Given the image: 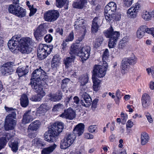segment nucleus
Here are the masks:
<instances>
[{
	"label": "nucleus",
	"instance_id": "50",
	"mask_svg": "<svg viewBox=\"0 0 154 154\" xmlns=\"http://www.w3.org/2000/svg\"><path fill=\"white\" fill-rule=\"evenodd\" d=\"M74 37V33L73 32H72L65 39L66 41V42L72 41L73 40Z\"/></svg>",
	"mask_w": 154,
	"mask_h": 154
},
{
	"label": "nucleus",
	"instance_id": "42",
	"mask_svg": "<svg viewBox=\"0 0 154 154\" xmlns=\"http://www.w3.org/2000/svg\"><path fill=\"white\" fill-rule=\"evenodd\" d=\"M71 145L67 140L64 138L61 142L60 147L62 149H65L68 148Z\"/></svg>",
	"mask_w": 154,
	"mask_h": 154
},
{
	"label": "nucleus",
	"instance_id": "62",
	"mask_svg": "<svg viewBox=\"0 0 154 154\" xmlns=\"http://www.w3.org/2000/svg\"><path fill=\"white\" fill-rule=\"evenodd\" d=\"M146 117L149 123H151L152 122V119L149 113H147L146 115Z\"/></svg>",
	"mask_w": 154,
	"mask_h": 154
},
{
	"label": "nucleus",
	"instance_id": "53",
	"mask_svg": "<svg viewBox=\"0 0 154 154\" xmlns=\"http://www.w3.org/2000/svg\"><path fill=\"white\" fill-rule=\"evenodd\" d=\"M146 70L148 74L151 73L152 77L154 78V66H152L151 68H147Z\"/></svg>",
	"mask_w": 154,
	"mask_h": 154
},
{
	"label": "nucleus",
	"instance_id": "24",
	"mask_svg": "<svg viewBox=\"0 0 154 154\" xmlns=\"http://www.w3.org/2000/svg\"><path fill=\"white\" fill-rule=\"evenodd\" d=\"M29 68L28 66L22 68L18 67L17 69L16 72L17 73L19 77L26 75L29 72Z\"/></svg>",
	"mask_w": 154,
	"mask_h": 154
},
{
	"label": "nucleus",
	"instance_id": "11",
	"mask_svg": "<svg viewBox=\"0 0 154 154\" xmlns=\"http://www.w3.org/2000/svg\"><path fill=\"white\" fill-rule=\"evenodd\" d=\"M59 16V13L58 11L54 10L49 11L44 14L45 20L49 22L55 21Z\"/></svg>",
	"mask_w": 154,
	"mask_h": 154
},
{
	"label": "nucleus",
	"instance_id": "54",
	"mask_svg": "<svg viewBox=\"0 0 154 154\" xmlns=\"http://www.w3.org/2000/svg\"><path fill=\"white\" fill-rule=\"evenodd\" d=\"M45 42H47L50 43L53 39V37L50 34L47 35L44 38Z\"/></svg>",
	"mask_w": 154,
	"mask_h": 154
},
{
	"label": "nucleus",
	"instance_id": "16",
	"mask_svg": "<svg viewBox=\"0 0 154 154\" xmlns=\"http://www.w3.org/2000/svg\"><path fill=\"white\" fill-rule=\"evenodd\" d=\"M47 31L43 26L40 25L36 30L34 32V36L37 40L43 37L46 33Z\"/></svg>",
	"mask_w": 154,
	"mask_h": 154
},
{
	"label": "nucleus",
	"instance_id": "39",
	"mask_svg": "<svg viewBox=\"0 0 154 154\" xmlns=\"http://www.w3.org/2000/svg\"><path fill=\"white\" fill-rule=\"evenodd\" d=\"M103 40V38L101 36H100L98 38H96L93 43L94 47L97 48L99 47L100 45Z\"/></svg>",
	"mask_w": 154,
	"mask_h": 154
},
{
	"label": "nucleus",
	"instance_id": "19",
	"mask_svg": "<svg viewBox=\"0 0 154 154\" xmlns=\"http://www.w3.org/2000/svg\"><path fill=\"white\" fill-rule=\"evenodd\" d=\"M141 102L143 108L146 109H148L151 103L150 97L148 94L144 93L142 95Z\"/></svg>",
	"mask_w": 154,
	"mask_h": 154
},
{
	"label": "nucleus",
	"instance_id": "29",
	"mask_svg": "<svg viewBox=\"0 0 154 154\" xmlns=\"http://www.w3.org/2000/svg\"><path fill=\"white\" fill-rule=\"evenodd\" d=\"M146 26L143 25L140 26L138 29L137 32V37L138 38H142L146 33Z\"/></svg>",
	"mask_w": 154,
	"mask_h": 154
},
{
	"label": "nucleus",
	"instance_id": "10",
	"mask_svg": "<svg viewBox=\"0 0 154 154\" xmlns=\"http://www.w3.org/2000/svg\"><path fill=\"white\" fill-rule=\"evenodd\" d=\"M52 47L41 44L39 45L37 49V56L41 60L45 58L51 52Z\"/></svg>",
	"mask_w": 154,
	"mask_h": 154
},
{
	"label": "nucleus",
	"instance_id": "60",
	"mask_svg": "<svg viewBox=\"0 0 154 154\" xmlns=\"http://www.w3.org/2000/svg\"><path fill=\"white\" fill-rule=\"evenodd\" d=\"M30 10V13L29 14L30 16H32L36 12V9L34 8L33 7L29 9Z\"/></svg>",
	"mask_w": 154,
	"mask_h": 154
},
{
	"label": "nucleus",
	"instance_id": "25",
	"mask_svg": "<svg viewBox=\"0 0 154 154\" xmlns=\"http://www.w3.org/2000/svg\"><path fill=\"white\" fill-rule=\"evenodd\" d=\"M98 17H95L93 20L91 27V31L92 33H95L97 32L99 27Z\"/></svg>",
	"mask_w": 154,
	"mask_h": 154
},
{
	"label": "nucleus",
	"instance_id": "40",
	"mask_svg": "<svg viewBox=\"0 0 154 154\" xmlns=\"http://www.w3.org/2000/svg\"><path fill=\"white\" fill-rule=\"evenodd\" d=\"M26 14L25 10L20 7V8L16 14V16L19 17H24Z\"/></svg>",
	"mask_w": 154,
	"mask_h": 154
},
{
	"label": "nucleus",
	"instance_id": "56",
	"mask_svg": "<svg viewBox=\"0 0 154 154\" xmlns=\"http://www.w3.org/2000/svg\"><path fill=\"white\" fill-rule=\"evenodd\" d=\"M60 59V57L59 56L56 55L54 56L53 58L52 59V61L59 63Z\"/></svg>",
	"mask_w": 154,
	"mask_h": 154
},
{
	"label": "nucleus",
	"instance_id": "13",
	"mask_svg": "<svg viewBox=\"0 0 154 154\" xmlns=\"http://www.w3.org/2000/svg\"><path fill=\"white\" fill-rule=\"evenodd\" d=\"M91 48L89 46H85L82 48L79 53V56L81 58L82 61H85L89 57Z\"/></svg>",
	"mask_w": 154,
	"mask_h": 154
},
{
	"label": "nucleus",
	"instance_id": "43",
	"mask_svg": "<svg viewBox=\"0 0 154 154\" xmlns=\"http://www.w3.org/2000/svg\"><path fill=\"white\" fill-rule=\"evenodd\" d=\"M7 142L6 137H3L0 138V150L3 148Z\"/></svg>",
	"mask_w": 154,
	"mask_h": 154
},
{
	"label": "nucleus",
	"instance_id": "63",
	"mask_svg": "<svg viewBox=\"0 0 154 154\" xmlns=\"http://www.w3.org/2000/svg\"><path fill=\"white\" fill-rule=\"evenodd\" d=\"M98 101V99L96 98L93 100L92 105V108H94V109H95L96 108Z\"/></svg>",
	"mask_w": 154,
	"mask_h": 154
},
{
	"label": "nucleus",
	"instance_id": "38",
	"mask_svg": "<svg viewBox=\"0 0 154 154\" xmlns=\"http://www.w3.org/2000/svg\"><path fill=\"white\" fill-rule=\"evenodd\" d=\"M9 146L11 147V150L14 152H16L18 150V145L17 142H9Z\"/></svg>",
	"mask_w": 154,
	"mask_h": 154
},
{
	"label": "nucleus",
	"instance_id": "5",
	"mask_svg": "<svg viewBox=\"0 0 154 154\" xmlns=\"http://www.w3.org/2000/svg\"><path fill=\"white\" fill-rule=\"evenodd\" d=\"M117 9L116 5L114 2H111L106 5V21L112 23L115 21H119L121 18V15L116 14Z\"/></svg>",
	"mask_w": 154,
	"mask_h": 154
},
{
	"label": "nucleus",
	"instance_id": "61",
	"mask_svg": "<svg viewBox=\"0 0 154 154\" xmlns=\"http://www.w3.org/2000/svg\"><path fill=\"white\" fill-rule=\"evenodd\" d=\"M133 125V123L131 120H128L126 125V127L128 128H131Z\"/></svg>",
	"mask_w": 154,
	"mask_h": 154
},
{
	"label": "nucleus",
	"instance_id": "34",
	"mask_svg": "<svg viewBox=\"0 0 154 154\" xmlns=\"http://www.w3.org/2000/svg\"><path fill=\"white\" fill-rule=\"evenodd\" d=\"M20 104L23 107H26L29 104V100L27 96L25 94L22 95L20 98Z\"/></svg>",
	"mask_w": 154,
	"mask_h": 154
},
{
	"label": "nucleus",
	"instance_id": "35",
	"mask_svg": "<svg viewBox=\"0 0 154 154\" xmlns=\"http://www.w3.org/2000/svg\"><path fill=\"white\" fill-rule=\"evenodd\" d=\"M88 80V77L87 74H84L81 76L79 79V82L81 85L83 86L87 83Z\"/></svg>",
	"mask_w": 154,
	"mask_h": 154
},
{
	"label": "nucleus",
	"instance_id": "17",
	"mask_svg": "<svg viewBox=\"0 0 154 154\" xmlns=\"http://www.w3.org/2000/svg\"><path fill=\"white\" fill-rule=\"evenodd\" d=\"M75 112L71 108H69L64 110V112L60 115L63 118L72 120L75 117Z\"/></svg>",
	"mask_w": 154,
	"mask_h": 154
},
{
	"label": "nucleus",
	"instance_id": "31",
	"mask_svg": "<svg viewBox=\"0 0 154 154\" xmlns=\"http://www.w3.org/2000/svg\"><path fill=\"white\" fill-rule=\"evenodd\" d=\"M71 57H68L64 60V63L66 68H67L72 64L75 58V56L74 55L71 56Z\"/></svg>",
	"mask_w": 154,
	"mask_h": 154
},
{
	"label": "nucleus",
	"instance_id": "4",
	"mask_svg": "<svg viewBox=\"0 0 154 154\" xmlns=\"http://www.w3.org/2000/svg\"><path fill=\"white\" fill-rule=\"evenodd\" d=\"M5 108L7 111L10 113L6 116L5 120V128L6 131L13 129L15 127L16 121L13 119H15L16 117V109H13L11 107L5 106Z\"/></svg>",
	"mask_w": 154,
	"mask_h": 154
},
{
	"label": "nucleus",
	"instance_id": "55",
	"mask_svg": "<svg viewBox=\"0 0 154 154\" xmlns=\"http://www.w3.org/2000/svg\"><path fill=\"white\" fill-rule=\"evenodd\" d=\"M109 126L111 131H113L114 130L115 128V122H112L110 124L109 123L106 124V128H108Z\"/></svg>",
	"mask_w": 154,
	"mask_h": 154
},
{
	"label": "nucleus",
	"instance_id": "26",
	"mask_svg": "<svg viewBox=\"0 0 154 154\" xmlns=\"http://www.w3.org/2000/svg\"><path fill=\"white\" fill-rule=\"evenodd\" d=\"M57 145L54 144L48 147L42 149L41 151L42 154H50L56 148Z\"/></svg>",
	"mask_w": 154,
	"mask_h": 154
},
{
	"label": "nucleus",
	"instance_id": "20",
	"mask_svg": "<svg viewBox=\"0 0 154 154\" xmlns=\"http://www.w3.org/2000/svg\"><path fill=\"white\" fill-rule=\"evenodd\" d=\"M34 112H31L30 110L26 111L24 114L22 119V123L24 124L28 123L33 119L32 113Z\"/></svg>",
	"mask_w": 154,
	"mask_h": 154
},
{
	"label": "nucleus",
	"instance_id": "12",
	"mask_svg": "<svg viewBox=\"0 0 154 154\" xmlns=\"http://www.w3.org/2000/svg\"><path fill=\"white\" fill-rule=\"evenodd\" d=\"M140 4L137 3L130 8L127 11V14L128 17L131 19L136 18L137 14L140 9Z\"/></svg>",
	"mask_w": 154,
	"mask_h": 154
},
{
	"label": "nucleus",
	"instance_id": "52",
	"mask_svg": "<svg viewBox=\"0 0 154 154\" xmlns=\"http://www.w3.org/2000/svg\"><path fill=\"white\" fill-rule=\"evenodd\" d=\"M72 100V96H69L68 97H67L65 98L64 102L66 105L67 106L70 103H72L71 100Z\"/></svg>",
	"mask_w": 154,
	"mask_h": 154
},
{
	"label": "nucleus",
	"instance_id": "1",
	"mask_svg": "<svg viewBox=\"0 0 154 154\" xmlns=\"http://www.w3.org/2000/svg\"><path fill=\"white\" fill-rule=\"evenodd\" d=\"M32 43V39L28 37L20 38L17 35L14 36L8 41V45L9 49L12 52H14L16 49L15 47H19L20 51L22 53L28 54L31 51L30 45Z\"/></svg>",
	"mask_w": 154,
	"mask_h": 154
},
{
	"label": "nucleus",
	"instance_id": "48",
	"mask_svg": "<svg viewBox=\"0 0 154 154\" xmlns=\"http://www.w3.org/2000/svg\"><path fill=\"white\" fill-rule=\"evenodd\" d=\"M112 154H127L125 149L122 150L120 149H115Z\"/></svg>",
	"mask_w": 154,
	"mask_h": 154
},
{
	"label": "nucleus",
	"instance_id": "3",
	"mask_svg": "<svg viewBox=\"0 0 154 154\" xmlns=\"http://www.w3.org/2000/svg\"><path fill=\"white\" fill-rule=\"evenodd\" d=\"M64 128V124L61 122H56L51 126L49 130L45 132L44 137L45 140L48 142H54L61 132Z\"/></svg>",
	"mask_w": 154,
	"mask_h": 154
},
{
	"label": "nucleus",
	"instance_id": "23",
	"mask_svg": "<svg viewBox=\"0 0 154 154\" xmlns=\"http://www.w3.org/2000/svg\"><path fill=\"white\" fill-rule=\"evenodd\" d=\"M41 122L39 121L36 120L32 122L29 126L28 131H36L40 127Z\"/></svg>",
	"mask_w": 154,
	"mask_h": 154
},
{
	"label": "nucleus",
	"instance_id": "33",
	"mask_svg": "<svg viewBox=\"0 0 154 154\" xmlns=\"http://www.w3.org/2000/svg\"><path fill=\"white\" fill-rule=\"evenodd\" d=\"M86 2L87 0H78L77 2L73 4V6L74 8L82 9Z\"/></svg>",
	"mask_w": 154,
	"mask_h": 154
},
{
	"label": "nucleus",
	"instance_id": "59",
	"mask_svg": "<svg viewBox=\"0 0 154 154\" xmlns=\"http://www.w3.org/2000/svg\"><path fill=\"white\" fill-rule=\"evenodd\" d=\"M56 32L58 33L59 34L61 35H63V30L62 27H58L57 28Z\"/></svg>",
	"mask_w": 154,
	"mask_h": 154
},
{
	"label": "nucleus",
	"instance_id": "7",
	"mask_svg": "<svg viewBox=\"0 0 154 154\" xmlns=\"http://www.w3.org/2000/svg\"><path fill=\"white\" fill-rule=\"evenodd\" d=\"M120 36L119 32L114 31V29L111 26L106 30V38H109L108 46L110 48L114 47Z\"/></svg>",
	"mask_w": 154,
	"mask_h": 154
},
{
	"label": "nucleus",
	"instance_id": "41",
	"mask_svg": "<svg viewBox=\"0 0 154 154\" xmlns=\"http://www.w3.org/2000/svg\"><path fill=\"white\" fill-rule=\"evenodd\" d=\"M32 143H34V145L37 147L39 148L40 146H44L43 143L41 140L38 138H35L33 140Z\"/></svg>",
	"mask_w": 154,
	"mask_h": 154
},
{
	"label": "nucleus",
	"instance_id": "49",
	"mask_svg": "<svg viewBox=\"0 0 154 154\" xmlns=\"http://www.w3.org/2000/svg\"><path fill=\"white\" fill-rule=\"evenodd\" d=\"M146 27L145 32L148 34H151L154 37V28H147V26H145Z\"/></svg>",
	"mask_w": 154,
	"mask_h": 154
},
{
	"label": "nucleus",
	"instance_id": "36",
	"mask_svg": "<svg viewBox=\"0 0 154 154\" xmlns=\"http://www.w3.org/2000/svg\"><path fill=\"white\" fill-rule=\"evenodd\" d=\"M142 18L146 21L150 20L152 18V14L150 12L146 11L143 12L142 15Z\"/></svg>",
	"mask_w": 154,
	"mask_h": 154
},
{
	"label": "nucleus",
	"instance_id": "47",
	"mask_svg": "<svg viewBox=\"0 0 154 154\" xmlns=\"http://www.w3.org/2000/svg\"><path fill=\"white\" fill-rule=\"evenodd\" d=\"M63 107V105L59 103L54 105L53 108L52 110L54 111H58L59 109H62Z\"/></svg>",
	"mask_w": 154,
	"mask_h": 154
},
{
	"label": "nucleus",
	"instance_id": "2",
	"mask_svg": "<svg viewBox=\"0 0 154 154\" xmlns=\"http://www.w3.org/2000/svg\"><path fill=\"white\" fill-rule=\"evenodd\" d=\"M106 50L104 51L102 55L103 65L95 64L94 67L92 79L93 82V88L94 91H97L100 88V81L97 78H102L106 74Z\"/></svg>",
	"mask_w": 154,
	"mask_h": 154
},
{
	"label": "nucleus",
	"instance_id": "46",
	"mask_svg": "<svg viewBox=\"0 0 154 154\" xmlns=\"http://www.w3.org/2000/svg\"><path fill=\"white\" fill-rule=\"evenodd\" d=\"M66 0H56V5L59 8H61L65 4Z\"/></svg>",
	"mask_w": 154,
	"mask_h": 154
},
{
	"label": "nucleus",
	"instance_id": "18",
	"mask_svg": "<svg viewBox=\"0 0 154 154\" xmlns=\"http://www.w3.org/2000/svg\"><path fill=\"white\" fill-rule=\"evenodd\" d=\"M81 96L83 98L84 101L81 100L82 105L85 107H88L91 104V99L90 96L86 93H81Z\"/></svg>",
	"mask_w": 154,
	"mask_h": 154
},
{
	"label": "nucleus",
	"instance_id": "22",
	"mask_svg": "<svg viewBox=\"0 0 154 154\" xmlns=\"http://www.w3.org/2000/svg\"><path fill=\"white\" fill-rule=\"evenodd\" d=\"M85 125L83 123H80L76 126L74 129L73 132L75 136H80L81 135L84 131Z\"/></svg>",
	"mask_w": 154,
	"mask_h": 154
},
{
	"label": "nucleus",
	"instance_id": "58",
	"mask_svg": "<svg viewBox=\"0 0 154 154\" xmlns=\"http://www.w3.org/2000/svg\"><path fill=\"white\" fill-rule=\"evenodd\" d=\"M59 63L54 62L51 61V66L52 69H55L59 66Z\"/></svg>",
	"mask_w": 154,
	"mask_h": 154
},
{
	"label": "nucleus",
	"instance_id": "6",
	"mask_svg": "<svg viewBox=\"0 0 154 154\" xmlns=\"http://www.w3.org/2000/svg\"><path fill=\"white\" fill-rule=\"evenodd\" d=\"M30 85L32 88L35 90V91L37 94L32 96L30 100L33 101H39L41 100L42 97L45 94V93L44 91L42 86L41 85L38 84L37 82L32 81L29 84Z\"/></svg>",
	"mask_w": 154,
	"mask_h": 154
},
{
	"label": "nucleus",
	"instance_id": "51",
	"mask_svg": "<svg viewBox=\"0 0 154 154\" xmlns=\"http://www.w3.org/2000/svg\"><path fill=\"white\" fill-rule=\"evenodd\" d=\"M133 0H123L124 5L125 7H129L132 4Z\"/></svg>",
	"mask_w": 154,
	"mask_h": 154
},
{
	"label": "nucleus",
	"instance_id": "14",
	"mask_svg": "<svg viewBox=\"0 0 154 154\" xmlns=\"http://www.w3.org/2000/svg\"><path fill=\"white\" fill-rule=\"evenodd\" d=\"M14 63L13 62H9L4 64L1 70L2 74L3 75H7L8 74H11L14 71L12 67Z\"/></svg>",
	"mask_w": 154,
	"mask_h": 154
},
{
	"label": "nucleus",
	"instance_id": "64",
	"mask_svg": "<svg viewBox=\"0 0 154 154\" xmlns=\"http://www.w3.org/2000/svg\"><path fill=\"white\" fill-rule=\"evenodd\" d=\"M122 92L120 91L119 89H118L116 93V97L121 98L122 96Z\"/></svg>",
	"mask_w": 154,
	"mask_h": 154
},
{
	"label": "nucleus",
	"instance_id": "45",
	"mask_svg": "<svg viewBox=\"0 0 154 154\" xmlns=\"http://www.w3.org/2000/svg\"><path fill=\"white\" fill-rule=\"evenodd\" d=\"M121 117L122 119V123L125 124L128 118V115L126 114H125L123 112H122L121 114Z\"/></svg>",
	"mask_w": 154,
	"mask_h": 154
},
{
	"label": "nucleus",
	"instance_id": "37",
	"mask_svg": "<svg viewBox=\"0 0 154 154\" xmlns=\"http://www.w3.org/2000/svg\"><path fill=\"white\" fill-rule=\"evenodd\" d=\"M75 138L76 136L73 134H69L66 137L64 138L71 145L73 143Z\"/></svg>",
	"mask_w": 154,
	"mask_h": 154
},
{
	"label": "nucleus",
	"instance_id": "8",
	"mask_svg": "<svg viewBox=\"0 0 154 154\" xmlns=\"http://www.w3.org/2000/svg\"><path fill=\"white\" fill-rule=\"evenodd\" d=\"M137 61V59L135 56L124 59L122 60L121 65V73L123 74L127 73L130 68V65H134Z\"/></svg>",
	"mask_w": 154,
	"mask_h": 154
},
{
	"label": "nucleus",
	"instance_id": "21",
	"mask_svg": "<svg viewBox=\"0 0 154 154\" xmlns=\"http://www.w3.org/2000/svg\"><path fill=\"white\" fill-rule=\"evenodd\" d=\"M19 1H13V4L9 5L8 8V11L9 13L16 15V13L20 8Z\"/></svg>",
	"mask_w": 154,
	"mask_h": 154
},
{
	"label": "nucleus",
	"instance_id": "28",
	"mask_svg": "<svg viewBox=\"0 0 154 154\" xmlns=\"http://www.w3.org/2000/svg\"><path fill=\"white\" fill-rule=\"evenodd\" d=\"M80 52L79 46L76 44H73L71 47L69 53L71 56L74 55L75 56V55L77 54L79 55Z\"/></svg>",
	"mask_w": 154,
	"mask_h": 154
},
{
	"label": "nucleus",
	"instance_id": "27",
	"mask_svg": "<svg viewBox=\"0 0 154 154\" xmlns=\"http://www.w3.org/2000/svg\"><path fill=\"white\" fill-rule=\"evenodd\" d=\"M149 134L146 132L142 133L141 137V144L142 145H146L149 141Z\"/></svg>",
	"mask_w": 154,
	"mask_h": 154
},
{
	"label": "nucleus",
	"instance_id": "9",
	"mask_svg": "<svg viewBox=\"0 0 154 154\" xmlns=\"http://www.w3.org/2000/svg\"><path fill=\"white\" fill-rule=\"evenodd\" d=\"M47 79L48 76L46 75L45 72L40 67L34 70L32 73L31 82L33 81L37 82H36L41 81L45 82Z\"/></svg>",
	"mask_w": 154,
	"mask_h": 154
},
{
	"label": "nucleus",
	"instance_id": "32",
	"mask_svg": "<svg viewBox=\"0 0 154 154\" xmlns=\"http://www.w3.org/2000/svg\"><path fill=\"white\" fill-rule=\"evenodd\" d=\"M48 109V107L45 104H42L37 109V112L38 114H41L44 115Z\"/></svg>",
	"mask_w": 154,
	"mask_h": 154
},
{
	"label": "nucleus",
	"instance_id": "44",
	"mask_svg": "<svg viewBox=\"0 0 154 154\" xmlns=\"http://www.w3.org/2000/svg\"><path fill=\"white\" fill-rule=\"evenodd\" d=\"M79 101L80 100L79 98L77 96H75L73 98V100L72 101V103H71V104L72 105H73L75 108H76L79 104Z\"/></svg>",
	"mask_w": 154,
	"mask_h": 154
},
{
	"label": "nucleus",
	"instance_id": "30",
	"mask_svg": "<svg viewBox=\"0 0 154 154\" xmlns=\"http://www.w3.org/2000/svg\"><path fill=\"white\" fill-rule=\"evenodd\" d=\"M63 94L61 91H59L57 94L52 95L50 100L53 101H58L60 100L62 97Z\"/></svg>",
	"mask_w": 154,
	"mask_h": 154
},
{
	"label": "nucleus",
	"instance_id": "57",
	"mask_svg": "<svg viewBox=\"0 0 154 154\" xmlns=\"http://www.w3.org/2000/svg\"><path fill=\"white\" fill-rule=\"evenodd\" d=\"M96 128V127L95 125H92L89 127L88 130L90 132L93 133L95 132Z\"/></svg>",
	"mask_w": 154,
	"mask_h": 154
},
{
	"label": "nucleus",
	"instance_id": "15",
	"mask_svg": "<svg viewBox=\"0 0 154 154\" xmlns=\"http://www.w3.org/2000/svg\"><path fill=\"white\" fill-rule=\"evenodd\" d=\"M85 21L81 17H79L76 19L74 24L75 28L80 29L82 32H86L85 24Z\"/></svg>",
	"mask_w": 154,
	"mask_h": 154
}]
</instances>
